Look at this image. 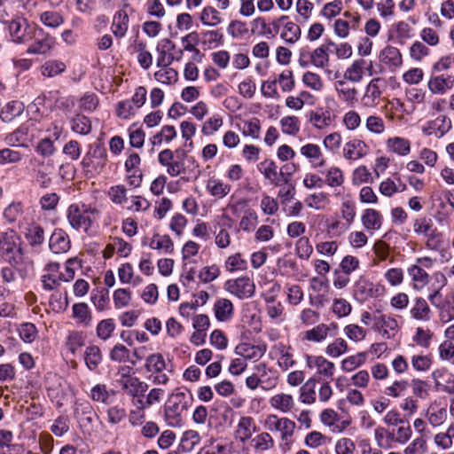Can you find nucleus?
Masks as SVG:
<instances>
[{
	"label": "nucleus",
	"mask_w": 454,
	"mask_h": 454,
	"mask_svg": "<svg viewBox=\"0 0 454 454\" xmlns=\"http://www.w3.org/2000/svg\"><path fill=\"white\" fill-rule=\"evenodd\" d=\"M192 403V395L188 390L176 389L173 392L164 404V419L167 425L171 427H182Z\"/></svg>",
	"instance_id": "obj_1"
},
{
	"label": "nucleus",
	"mask_w": 454,
	"mask_h": 454,
	"mask_svg": "<svg viewBox=\"0 0 454 454\" xmlns=\"http://www.w3.org/2000/svg\"><path fill=\"white\" fill-rule=\"evenodd\" d=\"M176 157L170 149L161 151L158 155L159 163L166 168L167 173L172 176H177L182 174H188L187 181L197 179L200 175L199 165L193 157L187 158L185 153L182 157L178 155L179 151L176 152Z\"/></svg>",
	"instance_id": "obj_2"
},
{
	"label": "nucleus",
	"mask_w": 454,
	"mask_h": 454,
	"mask_svg": "<svg viewBox=\"0 0 454 454\" xmlns=\"http://www.w3.org/2000/svg\"><path fill=\"white\" fill-rule=\"evenodd\" d=\"M67 217L72 228L89 232L98 219L99 211L97 207L84 203H73L67 207Z\"/></svg>",
	"instance_id": "obj_3"
},
{
	"label": "nucleus",
	"mask_w": 454,
	"mask_h": 454,
	"mask_svg": "<svg viewBox=\"0 0 454 454\" xmlns=\"http://www.w3.org/2000/svg\"><path fill=\"white\" fill-rule=\"evenodd\" d=\"M22 240L18 233L8 229L1 232L0 256L12 266H18L22 262Z\"/></svg>",
	"instance_id": "obj_4"
},
{
	"label": "nucleus",
	"mask_w": 454,
	"mask_h": 454,
	"mask_svg": "<svg viewBox=\"0 0 454 454\" xmlns=\"http://www.w3.org/2000/svg\"><path fill=\"white\" fill-rule=\"evenodd\" d=\"M385 286L373 283L365 276H360L352 288L353 298L359 303H364L370 299L381 297L385 294Z\"/></svg>",
	"instance_id": "obj_5"
},
{
	"label": "nucleus",
	"mask_w": 454,
	"mask_h": 454,
	"mask_svg": "<svg viewBox=\"0 0 454 454\" xmlns=\"http://www.w3.org/2000/svg\"><path fill=\"white\" fill-rule=\"evenodd\" d=\"M166 362L160 353H153L145 358V370L149 373L147 379L154 385H166L169 381L168 376L163 372Z\"/></svg>",
	"instance_id": "obj_6"
},
{
	"label": "nucleus",
	"mask_w": 454,
	"mask_h": 454,
	"mask_svg": "<svg viewBox=\"0 0 454 454\" xmlns=\"http://www.w3.org/2000/svg\"><path fill=\"white\" fill-rule=\"evenodd\" d=\"M264 426L270 432H279L280 438L287 443L294 435L296 425L288 418H278L275 414H270L264 420Z\"/></svg>",
	"instance_id": "obj_7"
},
{
	"label": "nucleus",
	"mask_w": 454,
	"mask_h": 454,
	"mask_svg": "<svg viewBox=\"0 0 454 454\" xmlns=\"http://www.w3.org/2000/svg\"><path fill=\"white\" fill-rule=\"evenodd\" d=\"M305 362L309 369L316 370V374L319 380L333 379L335 372V364L325 356L306 354Z\"/></svg>",
	"instance_id": "obj_8"
},
{
	"label": "nucleus",
	"mask_w": 454,
	"mask_h": 454,
	"mask_svg": "<svg viewBox=\"0 0 454 454\" xmlns=\"http://www.w3.org/2000/svg\"><path fill=\"white\" fill-rule=\"evenodd\" d=\"M7 28L11 39L15 43H27L33 38L34 27H31L26 20L18 18L11 20Z\"/></svg>",
	"instance_id": "obj_9"
},
{
	"label": "nucleus",
	"mask_w": 454,
	"mask_h": 454,
	"mask_svg": "<svg viewBox=\"0 0 454 454\" xmlns=\"http://www.w3.org/2000/svg\"><path fill=\"white\" fill-rule=\"evenodd\" d=\"M32 39H34V42L27 49V53L28 54H47L55 44V39L42 28L34 30Z\"/></svg>",
	"instance_id": "obj_10"
},
{
	"label": "nucleus",
	"mask_w": 454,
	"mask_h": 454,
	"mask_svg": "<svg viewBox=\"0 0 454 454\" xmlns=\"http://www.w3.org/2000/svg\"><path fill=\"white\" fill-rule=\"evenodd\" d=\"M226 286L227 290L239 299L252 297L255 290L254 283L248 277H242L234 280H229L227 281Z\"/></svg>",
	"instance_id": "obj_11"
},
{
	"label": "nucleus",
	"mask_w": 454,
	"mask_h": 454,
	"mask_svg": "<svg viewBox=\"0 0 454 454\" xmlns=\"http://www.w3.org/2000/svg\"><path fill=\"white\" fill-rule=\"evenodd\" d=\"M59 269L60 265L59 262H49L45 265L43 274L41 277L42 286L44 290L52 291L63 281Z\"/></svg>",
	"instance_id": "obj_12"
},
{
	"label": "nucleus",
	"mask_w": 454,
	"mask_h": 454,
	"mask_svg": "<svg viewBox=\"0 0 454 454\" xmlns=\"http://www.w3.org/2000/svg\"><path fill=\"white\" fill-rule=\"evenodd\" d=\"M257 372L261 387L263 390L274 388L278 381V372L269 367L265 363H259L253 368Z\"/></svg>",
	"instance_id": "obj_13"
},
{
	"label": "nucleus",
	"mask_w": 454,
	"mask_h": 454,
	"mask_svg": "<svg viewBox=\"0 0 454 454\" xmlns=\"http://www.w3.org/2000/svg\"><path fill=\"white\" fill-rule=\"evenodd\" d=\"M427 88L432 94L444 95L454 88V75L448 74L432 75L427 82Z\"/></svg>",
	"instance_id": "obj_14"
},
{
	"label": "nucleus",
	"mask_w": 454,
	"mask_h": 454,
	"mask_svg": "<svg viewBox=\"0 0 454 454\" xmlns=\"http://www.w3.org/2000/svg\"><path fill=\"white\" fill-rule=\"evenodd\" d=\"M372 329L379 332L385 338L389 339L395 335L398 330V323L396 319L386 314H378L374 318Z\"/></svg>",
	"instance_id": "obj_15"
},
{
	"label": "nucleus",
	"mask_w": 454,
	"mask_h": 454,
	"mask_svg": "<svg viewBox=\"0 0 454 454\" xmlns=\"http://www.w3.org/2000/svg\"><path fill=\"white\" fill-rule=\"evenodd\" d=\"M369 146L358 138H353L346 142L342 148V155L348 160H358L367 155Z\"/></svg>",
	"instance_id": "obj_16"
},
{
	"label": "nucleus",
	"mask_w": 454,
	"mask_h": 454,
	"mask_svg": "<svg viewBox=\"0 0 454 454\" xmlns=\"http://www.w3.org/2000/svg\"><path fill=\"white\" fill-rule=\"evenodd\" d=\"M121 389L129 396L143 397L148 389L147 383L140 380L137 377H126L120 380Z\"/></svg>",
	"instance_id": "obj_17"
},
{
	"label": "nucleus",
	"mask_w": 454,
	"mask_h": 454,
	"mask_svg": "<svg viewBox=\"0 0 454 454\" xmlns=\"http://www.w3.org/2000/svg\"><path fill=\"white\" fill-rule=\"evenodd\" d=\"M300 153L313 168H318L325 166L326 160L319 145L308 143L300 148Z\"/></svg>",
	"instance_id": "obj_18"
},
{
	"label": "nucleus",
	"mask_w": 454,
	"mask_h": 454,
	"mask_svg": "<svg viewBox=\"0 0 454 454\" xmlns=\"http://www.w3.org/2000/svg\"><path fill=\"white\" fill-rule=\"evenodd\" d=\"M128 6L129 4H124L123 8L118 10L113 17L111 30L116 38H123L127 34L129 17L125 8Z\"/></svg>",
	"instance_id": "obj_19"
},
{
	"label": "nucleus",
	"mask_w": 454,
	"mask_h": 454,
	"mask_svg": "<svg viewBox=\"0 0 454 454\" xmlns=\"http://www.w3.org/2000/svg\"><path fill=\"white\" fill-rule=\"evenodd\" d=\"M49 247L54 254L67 253L71 247L69 236L62 229H56L49 240Z\"/></svg>",
	"instance_id": "obj_20"
},
{
	"label": "nucleus",
	"mask_w": 454,
	"mask_h": 454,
	"mask_svg": "<svg viewBox=\"0 0 454 454\" xmlns=\"http://www.w3.org/2000/svg\"><path fill=\"white\" fill-rule=\"evenodd\" d=\"M450 129L451 121L445 115H439L434 120L428 121L423 130L426 135H434L437 137H442Z\"/></svg>",
	"instance_id": "obj_21"
},
{
	"label": "nucleus",
	"mask_w": 454,
	"mask_h": 454,
	"mask_svg": "<svg viewBox=\"0 0 454 454\" xmlns=\"http://www.w3.org/2000/svg\"><path fill=\"white\" fill-rule=\"evenodd\" d=\"M380 82V78H375L367 84L364 94L361 99L362 105L364 107L372 108L375 107L379 104V100L382 93L379 86Z\"/></svg>",
	"instance_id": "obj_22"
},
{
	"label": "nucleus",
	"mask_w": 454,
	"mask_h": 454,
	"mask_svg": "<svg viewBox=\"0 0 454 454\" xmlns=\"http://www.w3.org/2000/svg\"><path fill=\"white\" fill-rule=\"evenodd\" d=\"M257 431L254 419L249 416H243L239 419L235 431L236 438L241 442L251 439L253 434Z\"/></svg>",
	"instance_id": "obj_23"
},
{
	"label": "nucleus",
	"mask_w": 454,
	"mask_h": 454,
	"mask_svg": "<svg viewBox=\"0 0 454 454\" xmlns=\"http://www.w3.org/2000/svg\"><path fill=\"white\" fill-rule=\"evenodd\" d=\"M410 314L413 319L422 322H428L433 316V312L427 300L423 297H416L413 300Z\"/></svg>",
	"instance_id": "obj_24"
},
{
	"label": "nucleus",
	"mask_w": 454,
	"mask_h": 454,
	"mask_svg": "<svg viewBox=\"0 0 454 454\" xmlns=\"http://www.w3.org/2000/svg\"><path fill=\"white\" fill-rule=\"evenodd\" d=\"M368 65L370 67H372V61H367L364 59H357L354 60L345 70L344 78L353 82H361Z\"/></svg>",
	"instance_id": "obj_25"
},
{
	"label": "nucleus",
	"mask_w": 454,
	"mask_h": 454,
	"mask_svg": "<svg viewBox=\"0 0 454 454\" xmlns=\"http://www.w3.org/2000/svg\"><path fill=\"white\" fill-rule=\"evenodd\" d=\"M83 360L90 372H97L103 361V354L97 345H89L83 352Z\"/></svg>",
	"instance_id": "obj_26"
},
{
	"label": "nucleus",
	"mask_w": 454,
	"mask_h": 454,
	"mask_svg": "<svg viewBox=\"0 0 454 454\" xmlns=\"http://www.w3.org/2000/svg\"><path fill=\"white\" fill-rule=\"evenodd\" d=\"M379 59L380 62L394 69L401 67L403 64L400 51L391 45H387L380 51Z\"/></svg>",
	"instance_id": "obj_27"
},
{
	"label": "nucleus",
	"mask_w": 454,
	"mask_h": 454,
	"mask_svg": "<svg viewBox=\"0 0 454 454\" xmlns=\"http://www.w3.org/2000/svg\"><path fill=\"white\" fill-rule=\"evenodd\" d=\"M31 163L35 165L33 169V176L35 183L42 188H47L51 184V173L47 169V166L43 161L38 159L31 160Z\"/></svg>",
	"instance_id": "obj_28"
},
{
	"label": "nucleus",
	"mask_w": 454,
	"mask_h": 454,
	"mask_svg": "<svg viewBox=\"0 0 454 454\" xmlns=\"http://www.w3.org/2000/svg\"><path fill=\"white\" fill-rule=\"evenodd\" d=\"M213 310L218 321L228 322L233 317L234 307L229 299L220 298L215 302Z\"/></svg>",
	"instance_id": "obj_29"
},
{
	"label": "nucleus",
	"mask_w": 454,
	"mask_h": 454,
	"mask_svg": "<svg viewBox=\"0 0 454 454\" xmlns=\"http://www.w3.org/2000/svg\"><path fill=\"white\" fill-rule=\"evenodd\" d=\"M270 405L283 413L291 412L295 405L293 395L286 393H278L269 400Z\"/></svg>",
	"instance_id": "obj_30"
},
{
	"label": "nucleus",
	"mask_w": 454,
	"mask_h": 454,
	"mask_svg": "<svg viewBox=\"0 0 454 454\" xmlns=\"http://www.w3.org/2000/svg\"><path fill=\"white\" fill-rule=\"evenodd\" d=\"M172 50H174V43L170 39L164 38L158 43L156 46L157 67L170 66L173 63V57L169 54Z\"/></svg>",
	"instance_id": "obj_31"
},
{
	"label": "nucleus",
	"mask_w": 454,
	"mask_h": 454,
	"mask_svg": "<svg viewBox=\"0 0 454 454\" xmlns=\"http://www.w3.org/2000/svg\"><path fill=\"white\" fill-rule=\"evenodd\" d=\"M309 123L317 129L329 127L333 122L331 113L324 108H317L309 114Z\"/></svg>",
	"instance_id": "obj_32"
},
{
	"label": "nucleus",
	"mask_w": 454,
	"mask_h": 454,
	"mask_svg": "<svg viewBox=\"0 0 454 454\" xmlns=\"http://www.w3.org/2000/svg\"><path fill=\"white\" fill-rule=\"evenodd\" d=\"M335 90L340 100L348 105H354L357 98V90L354 86H350L345 81H337L335 82Z\"/></svg>",
	"instance_id": "obj_33"
},
{
	"label": "nucleus",
	"mask_w": 454,
	"mask_h": 454,
	"mask_svg": "<svg viewBox=\"0 0 454 454\" xmlns=\"http://www.w3.org/2000/svg\"><path fill=\"white\" fill-rule=\"evenodd\" d=\"M231 185L223 182L222 180L211 177L207 180L206 184L207 192L216 199L224 198L231 192Z\"/></svg>",
	"instance_id": "obj_34"
},
{
	"label": "nucleus",
	"mask_w": 454,
	"mask_h": 454,
	"mask_svg": "<svg viewBox=\"0 0 454 454\" xmlns=\"http://www.w3.org/2000/svg\"><path fill=\"white\" fill-rule=\"evenodd\" d=\"M408 275L412 280L415 290L423 289L429 283V275L420 265H411L408 268Z\"/></svg>",
	"instance_id": "obj_35"
},
{
	"label": "nucleus",
	"mask_w": 454,
	"mask_h": 454,
	"mask_svg": "<svg viewBox=\"0 0 454 454\" xmlns=\"http://www.w3.org/2000/svg\"><path fill=\"white\" fill-rule=\"evenodd\" d=\"M258 170L271 184H279L278 166L272 160H264L257 165Z\"/></svg>",
	"instance_id": "obj_36"
},
{
	"label": "nucleus",
	"mask_w": 454,
	"mask_h": 454,
	"mask_svg": "<svg viewBox=\"0 0 454 454\" xmlns=\"http://www.w3.org/2000/svg\"><path fill=\"white\" fill-rule=\"evenodd\" d=\"M24 111V104L20 100L8 102L1 110L0 118L4 122H10L20 116Z\"/></svg>",
	"instance_id": "obj_37"
},
{
	"label": "nucleus",
	"mask_w": 454,
	"mask_h": 454,
	"mask_svg": "<svg viewBox=\"0 0 454 454\" xmlns=\"http://www.w3.org/2000/svg\"><path fill=\"white\" fill-rule=\"evenodd\" d=\"M323 181L326 185L333 189L342 187L345 178L343 171L340 168L332 166L323 172Z\"/></svg>",
	"instance_id": "obj_38"
},
{
	"label": "nucleus",
	"mask_w": 454,
	"mask_h": 454,
	"mask_svg": "<svg viewBox=\"0 0 454 454\" xmlns=\"http://www.w3.org/2000/svg\"><path fill=\"white\" fill-rule=\"evenodd\" d=\"M250 444L255 452L261 453L273 449L275 442L268 432H262L251 438Z\"/></svg>",
	"instance_id": "obj_39"
},
{
	"label": "nucleus",
	"mask_w": 454,
	"mask_h": 454,
	"mask_svg": "<svg viewBox=\"0 0 454 454\" xmlns=\"http://www.w3.org/2000/svg\"><path fill=\"white\" fill-rule=\"evenodd\" d=\"M386 145L388 151L400 156H406L411 152V142L404 137H390L387 140Z\"/></svg>",
	"instance_id": "obj_40"
},
{
	"label": "nucleus",
	"mask_w": 454,
	"mask_h": 454,
	"mask_svg": "<svg viewBox=\"0 0 454 454\" xmlns=\"http://www.w3.org/2000/svg\"><path fill=\"white\" fill-rule=\"evenodd\" d=\"M362 223L368 231L379 230L382 224L381 214L373 208H367L362 215Z\"/></svg>",
	"instance_id": "obj_41"
},
{
	"label": "nucleus",
	"mask_w": 454,
	"mask_h": 454,
	"mask_svg": "<svg viewBox=\"0 0 454 454\" xmlns=\"http://www.w3.org/2000/svg\"><path fill=\"white\" fill-rule=\"evenodd\" d=\"M149 247L161 254H172L174 251V243L168 235L154 234Z\"/></svg>",
	"instance_id": "obj_42"
},
{
	"label": "nucleus",
	"mask_w": 454,
	"mask_h": 454,
	"mask_svg": "<svg viewBox=\"0 0 454 454\" xmlns=\"http://www.w3.org/2000/svg\"><path fill=\"white\" fill-rule=\"evenodd\" d=\"M70 128L76 134L87 136L91 132L92 124L89 117L76 114L70 120Z\"/></svg>",
	"instance_id": "obj_43"
},
{
	"label": "nucleus",
	"mask_w": 454,
	"mask_h": 454,
	"mask_svg": "<svg viewBox=\"0 0 454 454\" xmlns=\"http://www.w3.org/2000/svg\"><path fill=\"white\" fill-rule=\"evenodd\" d=\"M374 439L379 448L389 449L394 442V429L379 426L374 429Z\"/></svg>",
	"instance_id": "obj_44"
},
{
	"label": "nucleus",
	"mask_w": 454,
	"mask_h": 454,
	"mask_svg": "<svg viewBox=\"0 0 454 454\" xmlns=\"http://www.w3.org/2000/svg\"><path fill=\"white\" fill-rule=\"evenodd\" d=\"M66 68V64L63 61L50 59L42 65L40 71L43 76L51 78L65 72Z\"/></svg>",
	"instance_id": "obj_45"
},
{
	"label": "nucleus",
	"mask_w": 454,
	"mask_h": 454,
	"mask_svg": "<svg viewBox=\"0 0 454 454\" xmlns=\"http://www.w3.org/2000/svg\"><path fill=\"white\" fill-rule=\"evenodd\" d=\"M240 130L243 136L249 137L254 140H259L261 137V121L256 117L245 120Z\"/></svg>",
	"instance_id": "obj_46"
},
{
	"label": "nucleus",
	"mask_w": 454,
	"mask_h": 454,
	"mask_svg": "<svg viewBox=\"0 0 454 454\" xmlns=\"http://www.w3.org/2000/svg\"><path fill=\"white\" fill-rule=\"evenodd\" d=\"M279 124L283 134L295 137L300 132L301 121L296 116H284L280 119Z\"/></svg>",
	"instance_id": "obj_47"
},
{
	"label": "nucleus",
	"mask_w": 454,
	"mask_h": 454,
	"mask_svg": "<svg viewBox=\"0 0 454 454\" xmlns=\"http://www.w3.org/2000/svg\"><path fill=\"white\" fill-rule=\"evenodd\" d=\"M200 20L204 26L216 27L222 23L220 12L214 6H206L200 15Z\"/></svg>",
	"instance_id": "obj_48"
},
{
	"label": "nucleus",
	"mask_w": 454,
	"mask_h": 454,
	"mask_svg": "<svg viewBox=\"0 0 454 454\" xmlns=\"http://www.w3.org/2000/svg\"><path fill=\"white\" fill-rule=\"evenodd\" d=\"M236 353L242 356L245 360H250L262 357L264 353V349L259 346L242 343L236 347Z\"/></svg>",
	"instance_id": "obj_49"
},
{
	"label": "nucleus",
	"mask_w": 454,
	"mask_h": 454,
	"mask_svg": "<svg viewBox=\"0 0 454 454\" xmlns=\"http://www.w3.org/2000/svg\"><path fill=\"white\" fill-rule=\"evenodd\" d=\"M160 70L154 73V78L157 82L170 85L174 84L178 80V73L176 69L169 66L159 67Z\"/></svg>",
	"instance_id": "obj_50"
},
{
	"label": "nucleus",
	"mask_w": 454,
	"mask_h": 454,
	"mask_svg": "<svg viewBox=\"0 0 454 454\" xmlns=\"http://www.w3.org/2000/svg\"><path fill=\"white\" fill-rule=\"evenodd\" d=\"M280 37L287 43H294L301 37V28L294 22L287 20L284 24L283 30L280 33Z\"/></svg>",
	"instance_id": "obj_51"
},
{
	"label": "nucleus",
	"mask_w": 454,
	"mask_h": 454,
	"mask_svg": "<svg viewBox=\"0 0 454 454\" xmlns=\"http://www.w3.org/2000/svg\"><path fill=\"white\" fill-rule=\"evenodd\" d=\"M366 358L367 354L365 352L349 356L341 361L340 368L343 372H352L365 364Z\"/></svg>",
	"instance_id": "obj_52"
},
{
	"label": "nucleus",
	"mask_w": 454,
	"mask_h": 454,
	"mask_svg": "<svg viewBox=\"0 0 454 454\" xmlns=\"http://www.w3.org/2000/svg\"><path fill=\"white\" fill-rule=\"evenodd\" d=\"M329 326L325 324H319L304 333V340L313 342H322L328 335Z\"/></svg>",
	"instance_id": "obj_53"
},
{
	"label": "nucleus",
	"mask_w": 454,
	"mask_h": 454,
	"mask_svg": "<svg viewBox=\"0 0 454 454\" xmlns=\"http://www.w3.org/2000/svg\"><path fill=\"white\" fill-rule=\"evenodd\" d=\"M40 21L45 27L57 28L64 23L65 19L59 12L45 11L40 14Z\"/></svg>",
	"instance_id": "obj_54"
},
{
	"label": "nucleus",
	"mask_w": 454,
	"mask_h": 454,
	"mask_svg": "<svg viewBox=\"0 0 454 454\" xmlns=\"http://www.w3.org/2000/svg\"><path fill=\"white\" fill-rule=\"evenodd\" d=\"M65 345L68 351L74 355L85 345V337L82 332H70L67 337Z\"/></svg>",
	"instance_id": "obj_55"
},
{
	"label": "nucleus",
	"mask_w": 454,
	"mask_h": 454,
	"mask_svg": "<svg viewBox=\"0 0 454 454\" xmlns=\"http://www.w3.org/2000/svg\"><path fill=\"white\" fill-rule=\"evenodd\" d=\"M348 342L343 338H336L326 346L325 352L328 356L337 358L348 352Z\"/></svg>",
	"instance_id": "obj_56"
},
{
	"label": "nucleus",
	"mask_w": 454,
	"mask_h": 454,
	"mask_svg": "<svg viewBox=\"0 0 454 454\" xmlns=\"http://www.w3.org/2000/svg\"><path fill=\"white\" fill-rule=\"evenodd\" d=\"M305 203L309 208L322 210L329 205L330 200L325 192H320L309 195L305 199Z\"/></svg>",
	"instance_id": "obj_57"
},
{
	"label": "nucleus",
	"mask_w": 454,
	"mask_h": 454,
	"mask_svg": "<svg viewBox=\"0 0 454 454\" xmlns=\"http://www.w3.org/2000/svg\"><path fill=\"white\" fill-rule=\"evenodd\" d=\"M258 223V215L254 209H248L246 214L242 215L239 227V230L250 233L252 232Z\"/></svg>",
	"instance_id": "obj_58"
},
{
	"label": "nucleus",
	"mask_w": 454,
	"mask_h": 454,
	"mask_svg": "<svg viewBox=\"0 0 454 454\" xmlns=\"http://www.w3.org/2000/svg\"><path fill=\"white\" fill-rule=\"evenodd\" d=\"M26 239L30 246H40L44 241V231L42 226L38 224L30 225L26 232Z\"/></svg>",
	"instance_id": "obj_59"
},
{
	"label": "nucleus",
	"mask_w": 454,
	"mask_h": 454,
	"mask_svg": "<svg viewBox=\"0 0 454 454\" xmlns=\"http://www.w3.org/2000/svg\"><path fill=\"white\" fill-rule=\"evenodd\" d=\"M442 323H448L454 318V295L448 296V301L435 308Z\"/></svg>",
	"instance_id": "obj_60"
},
{
	"label": "nucleus",
	"mask_w": 454,
	"mask_h": 454,
	"mask_svg": "<svg viewBox=\"0 0 454 454\" xmlns=\"http://www.w3.org/2000/svg\"><path fill=\"white\" fill-rule=\"evenodd\" d=\"M411 364L416 372H424L428 371L433 364L431 355L415 354L411 357Z\"/></svg>",
	"instance_id": "obj_61"
},
{
	"label": "nucleus",
	"mask_w": 454,
	"mask_h": 454,
	"mask_svg": "<svg viewBox=\"0 0 454 454\" xmlns=\"http://www.w3.org/2000/svg\"><path fill=\"white\" fill-rule=\"evenodd\" d=\"M343 332L348 339L355 342L364 340L367 335V330L356 324L346 325Z\"/></svg>",
	"instance_id": "obj_62"
},
{
	"label": "nucleus",
	"mask_w": 454,
	"mask_h": 454,
	"mask_svg": "<svg viewBox=\"0 0 454 454\" xmlns=\"http://www.w3.org/2000/svg\"><path fill=\"white\" fill-rule=\"evenodd\" d=\"M366 129L372 134L381 135L385 132L386 125L384 120L379 115H370L365 120Z\"/></svg>",
	"instance_id": "obj_63"
},
{
	"label": "nucleus",
	"mask_w": 454,
	"mask_h": 454,
	"mask_svg": "<svg viewBox=\"0 0 454 454\" xmlns=\"http://www.w3.org/2000/svg\"><path fill=\"white\" fill-rule=\"evenodd\" d=\"M427 450V440L423 436L413 439L403 450V454H425Z\"/></svg>",
	"instance_id": "obj_64"
}]
</instances>
